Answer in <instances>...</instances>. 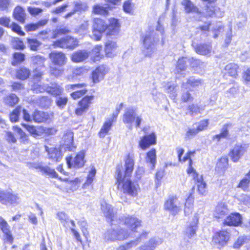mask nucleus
Segmentation results:
<instances>
[{"instance_id":"5701e85b","label":"nucleus","mask_w":250,"mask_h":250,"mask_svg":"<svg viewBox=\"0 0 250 250\" xmlns=\"http://www.w3.org/2000/svg\"><path fill=\"white\" fill-rule=\"evenodd\" d=\"M245 151L242 145H235L230 152V156L234 162H237L243 155Z\"/></svg>"},{"instance_id":"a19ab883","label":"nucleus","mask_w":250,"mask_h":250,"mask_svg":"<svg viewBox=\"0 0 250 250\" xmlns=\"http://www.w3.org/2000/svg\"><path fill=\"white\" fill-rule=\"evenodd\" d=\"M228 211V208L224 203L218 204L215 208L214 215L216 217L220 218L224 216Z\"/></svg>"},{"instance_id":"4468645a","label":"nucleus","mask_w":250,"mask_h":250,"mask_svg":"<svg viewBox=\"0 0 250 250\" xmlns=\"http://www.w3.org/2000/svg\"><path fill=\"white\" fill-rule=\"evenodd\" d=\"M242 223L241 215L237 212L231 213L224 221V224L229 226H238Z\"/></svg>"},{"instance_id":"a18cd8bd","label":"nucleus","mask_w":250,"mask_h":250,"mask_svg":"<svg viewBox=\"0 0 250 250\" xmlns=\"http://www.w3.org/2000/svg\"><path fill=\"white\" fill-rule=\"evenodd\" d=\"M117 230L119 240H124L131 235L130 231L129 232L127 229H125V228H123L121 226L117 228Z\"/></svg>"},{"instance_id":"f704fd0d","label":"nucleus","mask_w":250,"mask_h":250,"mask_svg":"<svg viewBox=\"0 0 250 250\" xmlns=\"http://www.w3.org/2000/svg\"><path fill=\"white\" fill-rule=\"evenodd\" d=\"M250 239L249 236L246 235H241L237 238V239L234 241L232 247L234 249L238 250L243 245L248 243L250 241Z\"/></svg>"},{"instance_id":"6e6d98bb","label":"nucleus","mask_w":250,"mask_h":250,"mask_svg":"<svg viewBox=\"0 0 250 250\" xmlns=\"http://www.w3.org/2000/svg\"><path fill=\"white\" fill-rule=\"evenodd\" d=\"M25 59V55L23 53L16 52L12 54V62H22Z\"/></svg>"},{"instance_id":"c9c22d12","label":"nucleus","mask_w":250,"mask_h":250,"mask_svg":"<svg viewBox=\"0 0 250 250\" xmlns=\"http://www.w3.org/2000/svg\"><path fill=\"white\" fill-rule=\"evenodd\" d=\"M63 71L62 63H51L50 66L51 75L55 77L61 75Z\"/></svg>"},{"instance_id":"603ef678","label":"nucleus","mask_w":250,"mask_h":250,"mask_svg":"<svg viewBox=\"0 0 250 250\" xmlns=\"http://www.w3.org/2000/svg\"><path fill=\"white\" fill-rule=\"evenodd\" d=\"M193 199L188 197L185 203L184 212L186 215L190 214L193 210Z\"/></svg>"},{"instance_id":"6ab92c4d","label":"nucleus","mask_w":250,"mask_h":250,"mask_svg":"<svg viewBox=\"0 0 250 250\" xmlns=\"http://www.w3.org/2000/svg\"><path fill=\"white\" fill-rule=\"evenodd\" d=\"M19 199V198L17 195L0 190V202L2 204H6V203H16L18 202Z\"/></svg>"},{"instance_id":"5fc2aeb1","label":"nucleus","mask_w":250,"mask_h":250,"mask_svg":"<svg viewBox=\"0 0 250 250\" xmlns=\"http://www.w3.org/2000/svg\"><path fill=\"white\" fill-rule=\"evenodd\" d=\"M22 107L18 106L15 108L12 112L10 114V119L12 122H16L18 121L19 115L21 112Z\"/></svg>"},{"instance_id":"37998d69","label":"nucleus","mask_w":250,"mask_h":250,"mask_svg":"<svg viewBox=\"0 0 250 250\" xmlns=\"http://www.w3.org/2000/svg\"><path fill=\"white\" fill-rule=\"evenodd\" d=\"M70 32V30L67 27H62L56 29L52 31L51 39H57L61 36L68 34Z\"/></svg>"},{"instance_id":"9b49d317","label":"nucleus","mask_w":250,"mask_h":250,"mask_svg":"<svg viewBox=\"0 0 250 250\" xmlns=\"http://www.w3.org/2000/svg\"><path fill=\"white\" fill-rule=\"evenodd\" d=\"M229 239V233L225 230H222L214 234L212 238V242L214 245L223 246Z\"/></svg>"},{"instance_id":"6e6552de","label":"nucleus","mask_w":250,"mask_h":250,"mask_svg":"<svg viewBox=\"0 0 250 250\" xmlns=\"http://www.w3.org/2000/svg\"><path fill=\"white\" fill-rule=\"evenodd\" d=\"M120 224L125 225L130 230L135 232L141 226V221L138 218L131 216H127L124 219H120Z\"/></svg>"},{"instance_id":"c85d7f7f","label":"nucleus","mask_w":250,"mask_h":250,"mask_svg":"<svg viewBox=\"0 0 250 250\" xmlns=\"http://www.w3.org/2000/svg\"><path fill=\"white\" fill-rule=\"evenodd\" d=\"M118 47L117 43L112 41H108L104 44V51L106 56L111 57L113 56V52Z\"/></svg>"},{"instance_id":"72a5a7b5","label":"nucleus","mask_w":250,"mask_h":250,"mask_svg":"<svg viewBox=\"0 0 250 250\" xmlns=\"http://www.w3.org/2000/svg\"><path fill=\"white\" fill-rule=\"evenodd\" d=\"M35 167L37 169H39L42 173L52 177L54 178L57 176V174L55 170L47 166L43 167L41 165L37 164Z\"/></svg>"},{"instance_id":"774afa93","label":"nucleus","mask_w":250,"mask_h":250,"mask_svg":"<svg viewBox=\"0 0 250 250\" xmlns=\"http://www.w3.org/2000/svg\"><path fill=\"white\" fill-rule=\"evenodd\" d=\"M143 44L146 49H148L152 45H153V42L150 35H146L144 37Z\"/></svg>"},{"instance_id":"f8f14e48","label":"nucleus","mask_w":250,"mask_h":250,"mask_svg":"<svg viewBox=\"0 0 250 250\" xmlns=\"http://www.w3.org/2000/svg\"><path fill=\"white\" fill-rule=\"evenodd\" d=\"M108 72V69L104 64L97 67L92 73V79L94 83H96L102 81Z\"/></svg>"},{"instance_id":"20e7f679","label":"nucleus","mask_w":250,"mask_h":250,"mask_svg":"<svg viewBox=\"0 0 250 250\" xmlns=\"http://www.w3.org/2000/svg\"><path fill=\"white\" fill-rule=\"evenodd\" d=\"M142 118L141 116H136L135 110L131 107L127 108L125 109L123 117V121L127 125L129 129H132V124L135 122L136 127H139Z\"/></svg>"},{"instance_id":"69168bd1","label":"nucleus","mask_w":250,"mask_h":250,"mask_svg":"<svg viewBox=\"0 0 250 250\" xmlns=\"http://www.w3.org/2000/svg\"><path fill=\"white\" fill-rule=\"evenodd\" d=\"M0 229L3 233H8L10 230V226L7 222L1 216H0Z\"/></svg>"},{"instance_id":"dca6fc26","label":"nucleus","mask_w":250,"mask_h":250,"mask_svg":"<svg viewBox=\"0 0 250 250\" xmlns=\"http://www.w3.org/2000/svg\"><path fill=\"white\" fill-rule=\"evenodd\" d=\"M85 86H86V84L83 83L67 85L66 86V88L68 90H69L70 89H75L76 88L80 89V88H84L82 90H77V91L71 93V97L74 99H78L80 97H82L85 94H86L87 90L86 88H84Z\"/></svg>"},{"instance_id":"f257e3e1","label":"nucleus","mask_w":250,"mask_h":250,"mask_svg":"<svg viewBox=\"0 0 250 250\" xmlns=\"http://www.w3.org/2000/svg\"><path fill=\"white\" fill-rule=\"evenodd\" d=\"M134 161L130 156L125 161L124 167H117L116 179L118 188H121L124 193L135 197L140 189L138 184L130 180V177L134 168Z\"/></svg>"},{"instance_id":"412c9836","label":"nucleus","mask_w":250,"mask_h":250,"mask_svg":"<svg viewBox=\"0 0 250 250\" xmlns=\"http://www.w3.org/2000/svg\"><path fill=\"white\" fill-rule=\"evenodd\" d=\"M193 46L197 53L202 55L210 54L212 49L210 43H200Z\"/></svg>"},{"instance_id":"c756f323","label":"nucleus","mask_w":250,"mask_h":250,"mask_svg":"<svg viewBox=\"0 0 250 250\" xmlns=\"http://www.w3.org/2000/svg\"><path fill=\"white\" fill-rule=\"evenodd\" d=\"M57 216L64 227L69 228H71V226L75 227L74 221L69 220L65 213L63 212H59L57 214Z\"/></svg>"},{"instance_id":"473e14b6","label":"nucleus","mask_w":250,"mask_h":250,"mask_svg":"<svg viewBox=\"0 0 250 250\" xmlns=\"http://www.w3.org/2000/svg\"><path fill=\"white\" fill-rule=\"evenodd\" d=\"M232 126V124L228 123L224 125L222 128L220 134L216 135L213 137L214 140L219 141L222 138H226L229 135L228 129Z\"/></svg>"},{"instance_id":"f03ea898","label":"nucleus","mask_w":250,"mask_h":250,"mask_svg":"<svg viewBox=\"0 0 250 250\" xmlns=\"http://www.w3.org/2000/svg\"><path fill=\"white\" fill-rule=\"evenodd\" d=\"M51 45L54 48H66L72 50L79 45V42L76 38L71 36H66L57 39L52 43Z\"/></svg>"},{"instance_id":"2f4dec72","label":"nucleus","mask_w":250,"mask_h":250,"mask_svg":"<svg viewBox=\"0 0 250 250\" xmlns=\"http://www.w3.org/2000/svg\"><path fill=\"white\" fill-rule=\"evenodd\" d=\"M108 10L107 7L96 4L93 6L92 12L95 15L107 16L108 14Z\"/></svg>"},{"instance_id":"338daca9","label":"nucleus","mask_w":250,"mask_h":250,"mask_svg":"<svg viewBox=\"0 0 250 250\" xmlns=\"http://www.w3.org/2000/svg\"><path fill=\"white\" fill-rule=\"evenodd\" d=\"M208 125V122L207 120L200 121L197 124L194 125L195 126L198 132L206 129Z\"/></svg>"},{"instance_id":"423d86ee","label":"nucleus","mask_w":250,"mask_h":250,"mask_svg":"<svg viewBox=\"0 0 250 250\" xmlns=\"http://www.w3.org/2000/svg\"><path fill=\"white\" fill-rule=\"evenodd\" d=\"M32 89L36 93L42 92L46 90L47 93L55 96L61 95L63 91V89L57 84H53L51 86L45 88L38 83H34L32 87Z\"/></svg>"},{"instance_id":"680f3d73","label":"nucleus","mask_w":250,"mask_h":250,"mask_svg":"<svg viewBox=\"0 0 250 250\" xmlns=\"http://www.w3.org/2000/svg\"><path fill=\"white\" fill-rule=\"evenodd\" d=\"M219 10V8L216 5H207L206 6V13L209 17L214 16Z\"/></svg>"},{"instance_id":"a211bd4d","label":"nucleus","mask_w":250,"mask_h":250,"mask_svg":"<svg viewBox=\"0 0 250 250\" xmlns=\"http://www.w3.org/2000/svg\"><path fill=\"white\" fill-rule=\"evenodd\" d=\"M12 17L19 22L22 24L24 23L26 19L25 10L21 6H16L13 10Z\"/></svg>"},{"instance_id":"aec40b11","label":"nucleus","mask_w":250,"mask_h":250,"mask_svg":"<svg viewBox=\"0 0 250 250\" xmlns=\"http://www.w3.org/2000/svg\"><path fill=\"white\" fill-rule=\"evenodd\" d=\"M198 222V218L197 216H194L192 218V221L187 227L185 230V235L188 239H191L196 234L197 229V224Z\"/></svg>"},{"instance_id":"0e129e2a","label":"nucleus","mask_w":250,"mask_h":250,"mask_svg":"<svg viewBox=\"0 0 250 250\" xmlns=\"http://www.w3.org/2000/svg\"><path fill=\"white\" fill-rule=\"evenodd\" d=\"M138 244V240H133L125 245L120 246L116 250H127Z\"/></svg>"},{"instance_id":"49530a36","label":"nucleus","mask_w":250,"mask_h":250,"mask_svg":"<svg viewBox=\"0 0 250 250\" xmlns=\"http://www.w3.org/2000/svg\"><path fill=\"white\" fill-rule=\"evenodd\" d=\"M27 42L29 49L34 51H37L41 45V42L36 39L28 38L27 39Z\"/></svg>"},{"instance_id":"b1692460","label":"nucleus","mask_w":250,"mask_h":250,"mask_svg":"<svg viewBox=\"0 0 250 250\" xmlns=\"http://www.w3.org/2000/svg\"><path fill=\"white\" fill-rule=\"evenodd\" d=\"M89 57L88 53L84 50H77L71 55V60L74 62H83Z\"/></svg>"},{"instance_id":"7ed1b4c3","label":"nucleus","mask_w":250,"mask_h":250,"mask_svg":"<svg viewBox=\"0 0 250 250\" xmlns=\"http://www.w3.org/2000/svg\"><path fill=\"white\" fill-rule=\"evenodd\" d=\"M107 23L104 20L100 18H94L92 20V31L94 39L96 41H100L102 34L107 30Z\"/></svg>"},{"instance_id":"de8ad7c7","label":"nucleus","mask_w":250,"mask_h":250,"mask_svg":"<svg viewBox=\"0 0 250 250\" xmlns=\"http://www.w3.org/2000/svg\"><path fill=\"white\" fill-rule=\"evenodd\" d=\"M197 182V185L199 193L202 195H204L206 192V184L203 181L202 176L195 180Z\"/></svg>"},{"instance_id":"e433bc0d","label":"nucleus","mask_w":250,"mask_h":250,"mask_svg":"<svg viewBox=\"0 0 250 250\" xmlns=\"http://www.w3.org/2000/svg\"><path fill=\"white\" fill-rule=\"evenodd\" d=\"M112 125V119H108L104 124L102 127L99 134L101 138H104L107 134L109 131L110 130Z\"/></svg>"},{"instance_id":"a878e982","label":"nucleus","mask_w":250,"mask_h":250,"mask_svg":"<svg viewBox=\"0 0 250 250\" xmlns=\"http://www.w3.org/2000/svg\"><path fill=\"white\" fill-rule=\"evenodd\" d=\"M48 22L46 19L41 20L36 23H27L24 26V29L27 32L35 31L44 26Z\"/></svg>"},{"instance_id":"4d7b16f0","label":"nucleus","mask_w":250,"mask_h":250,"mask_svg":"<svg viewBox=\"0 0 250 250\" xmlns=\"http://www.w3.org/2000/svg\"><path fill=\"white\" fill-rule=\"evenodd\" d=\"M18 101V97L14 94H10L4 99L5 103L11 106L16 104Z\"/></svg>"},{"instance_id":"052dcab7","label":"nucleus","mask_w":250,"mask_h":250,"mask_svg":"<svg viewBox=\"0 0 250 250\" xmlns=\"http://www.w3.org/2000/svg\"><path fill=\"white\" fill-rule=\"evenodd\" d=\"M198 133V131L197 130L195 126L193 125L192 127L188 128L185 135V138L187 140L190 139L196 136Z\"/></svg>"},{"instance_id":"58836bf2","label":"nucleus","mask_w":250,"mask_h":250,"mask_svg":"<svg viewBox=\"0 0 250 250\" xmlns=\"http://www.w3.org/2000/svg\"><path fill=\"white\" fill-rule=\"evenodd\" d=\"M104 239L106 241H114L118 240L117 228H112L107 230L105 233Z\"/></svg>"},{"instance_id":"8fccbe9b","label":"nucleus","mask_w":250,"mask_h":250,"mask_svg":"<svg viewBox=\"0 0 250 250\" xmlns=\"http://www.w3.org/2000/svg\"><path fill=\"white\" fill-rule=\"evenodd\" d=\"M94 97L93 96H85L78 103L79 106H82L86 109H88L91 101L93 100Z\"/></svg>"},{"instance_id":"cd10ccee","label":"nucleus","mask_w":250,"mask_h":250,"mask_svg":"<svg viewBox=\"0 0 250 250\" xmlns=\"http://www.w3.org/2000/svg\"><path fill=\"white\" fill-rule=\"evenodd\" d=\"M49 56L52 62H64L66 60L65 54L62 51L52 52Z\"/></svg>"},{"instance_id":"79ce46f5","label":"nucleus","mask_w":250,"mask_h":250,"mask_svg":"<svg viewBox=\"0 0 250 250\" xmlns=\"http://www.w3.org/2000/svg\"><path fill=\"white\" fill-rule=\"evenodd\" d=\"M202 84V82L200 80L195 79L193 78H190L187 81V83H183L182 84V87L186 89L189 88V86L192 87H196Z\"/></svg>"},{"instance_id":"f3484780","label":"nucleus","mask_w":250,"mask_h":250,"mask_svg":"<svg viewBox=\"0 0 250 250\" xmlns=\"http://www.w3.org/2000/svg\"><path fill=\"white\" fill-rule=\"evenodd\" d=\"M156 143V136L154 133H151L148 135L144 136L139 142V146L142 149H146L151 145H154Z\"/></svg>"},{"instance_id":"e2e57ef3","label":"nucleus","mask_w":250,"mask_h":250,"mask_svg":"<svg viewBox=\"0 0 250 250\" xmlns=\"http://www.w3.org/2000/svg\"><path fill=\"white\" fill-rule=\"evenodd\" d=\"M175 87L174 84H168L166 88L167 92L169 94V97L173 100H175L177 96Z\"/></svg>"},{"instance_id":"1a4fd4ad","label":"nucleus","mask_w":250,"mask_h":250,"mask_svg":"<svg viewBox=\"0 0 250 250\" xmlns=\"http://www.w3.org/2000/svg\"><path fill=\"white\" fill-rule=\"evenodd\" d=\"M106 36H114L118 34L121 27V21L119 19L111 17L108 19L107 24Z\"/></svg>"},{"instance_id":"2eb2a0df","label":"nucleus","mask_w":250,"mask_h":250,"mask_svg":"<svg viewBox=\"0 0 250 250\" xmlns=\"http://www.w3.org/2000/svg\"><path fill=\"white\" fill-rule=\"evenodd\" d=\"M84 151L79 152L73 159L72 163L71 162V158H66L67 164L69 167H81L84 164Z\"/></svg>"},{"instance_id":"3c124183","label":"nucleus","mask_w":250,"mask_h":250,"mask_svg":"<svg viewBox=\"0 0 250 250\" xmlns=\"http://www.w3.org/2000/svg\"><path fill=\"white\" fill-rule=\"evenodd\" d=\"M30 71L25 68H21L17 71L16 77L18 79L24 80L27 79L29 76Z\"/></svg>"},{"instance_id":"393cba45","label":"nucleus","mask_w":250,"mask_h":250,"mask_svg":"<svg viewBox=\"0 0 250 250\" xmlns=\"http://www.w3.org/2000/svg\"><path fill=\"white\" fill-rule=\"evenodd\" d=\"M182 5L187 13L199 14L200 11L198 7L196 6L191 0H183Z\"/></svg>"},{"instance_id":"09e8293b","label":"nucleus","mask_w":250,"mask_h":250,"mask_svg":"<svg viewBox=\"0 0 250 250\" xmlns=\"http://www.w3.org/2000/svg\"><path fill=\"white\" fill-rule=\"evenodd\" d=\"M238 66L237 63H228L225 66V70L231 76H236L237 75Z\"/></svg>"},{"instance_id":"ea45409f","label":"nucleus","mask_w":250,"mask_h":250,"mask_svg":"<svg viewBox=\"0 0 250 250\" xmlns=\"http://www.w3.org/2000/svg\"><path fill=\"white\" fill-rule=\"evenodd\" d=\"M135 4L131 0H125L123 4V10L126 14L133 15L134 13Z\"/></svg>"},{"instance_id":"0eeeda50","label":"nucleus","mask_w":250,"mask_h":250,"mask_svg":"<svg viewBox=\"0 0 250 250\" xmlns=\"http://www.w3.org/2000/svg\"><path fill=\"white\" fill-rule=\"evenodd\" d=\"M74 134L70 130H67L62 138L61 149L64 151H73L75 148L73 142Z\"/></svg>"},{"instance_id":"c03bdc74","label":"nucleus","mask_w":250,"mask_h":250,"mask_svg":"<svg viewBox=\"0 0 250 250\" xmlns=\"http://www.w3.org/2000/svg\"><path fill=\"white\" fill-rule=\"evenodd\" d=\"M11 42L13 48L15 49L21 50L25 48L23 42L18 37L13 38Z\"/></svg>"},{"instance_id":"9d476101","label":"nucleus","mask_w":250,"mask_h":250,"mask_svg":"<svg viewBox=\"0 0 250 250\" xmlns=\"http://www.w3.org/2000/svg\"><path fill=\"white\" fill-rule=\"evenodd\" d=\"M101 209L106 218L110 221L111 224H115L116 215L111 205L107 204L105 201H103L101 204Z\"/></svg>"},{"instance_id":"4be33fe9","label":"nucleus","mask_w":250,"mask_h":250,"mask_svg":"<svg viewBox=\"0 0 250 250\" xmlns=\"http://www.w3.org/2000/svg\"><path fill=\"white\" fill-rule=\"evenodd\" d=\"M45 150L48 153V157L49 159L52 160L54 162H59L62 158L61 150H59L57 148L49 147L45 146Z\"/></svg>"},{"instance_id":"bf43d9fd","label":"nucleus","mask_w":250,"mask_h":250,"mask_svg":"<svg viewBox=\"0 0 250 250\" xmlns=\"http://www.w3.org/2000/svg\"><path fill=\"white\" fill-rule=\"evenodd\" d=\"M228 166V159L226 157H222L217 163V168L221 170H225Z\"/></svg>"},{"instance_id":"bb28decb","label":"nucleus","mask_w":250,"mask_h":250,"mask_svg":"<svg viewBox=\"0 0 250 250\" xmlns=\"http://www.w3.org/2000/svg\"><path fill=\"white\" fill-rule=\"evenodd\" d=\"M146 162L151 169H153L156 164V151L152 149L149 151L146 157Z\"/></svg>"},{"instance_id":"ddd939ff","label":"nucleus","mask_w":250,"mask_h":250,"mask_svg":"<svg viewBox=\"0 0 250 250\" xmlns=\"http://www.w3.org/2000/svg\"><path fill=\"white\" fill-rule=\"evenodd\" d=\"M162 242L163 240L161 238L153 237L138 247L136 250H154Z\"/></svg>"},{"instance_id":"13d9d810","label":"nucleus","mask_w":250,"mask_h":250,"mask_svg":"<svg viewBox=\"0 0 250 250\" xmlns=\"http://www.w3.org/2000/svg\"><path fill=\"white\" fill-rule=\"evenodd\" d=\"M188 113L190 115L194 116L200 113L202 109L198 105L192 104L188 106Z\"/></svg>"},{"instance_id":"7c9ffc66","label":"nucleus","mask_w":250,"mask_h":250,"mask_svg":"<svg viewBox=\"0 0 250 250\" xmlns=\"http://www.w3.org/2000/svg\"><path fill=\"white\" fill-rule=\"evenodd\" d=\"M89 68L86 66L77 67L73 70L72 74L68 76V79L70 81H74L77 79L78 76L83 75L87 73Z\"/></svg>"},{"instance_id":"864d4df0","label":"nucleus","mask_w":250,"mask_h":250,"mask_svg":"<svg viewBox=\"0 0 250 250\" xmlns=\"http://www.w3.org/2000/svg\"><path fill=\"white\" fill-rule=\"evenodd\" d=\"M9 28L20 36H23L25 35V33L22 30L21 26L15 22H12Z\"/></svg>"},{"instance_id":"39448f33","label":"nucleus","mask_w":250,"mask_h":250,"mask_svg":"<svg viewBox=\"0 0 250 250\" xmlns=\"http://www.w3.org/2000/svg\"><path fill=\"white\" fill-rule=\"evenodd\" d=\"M182 204L176 196L169 198L165 203L164 209L173 215H175L181 210Z\"/></svg>"},{"instance_id":"4c0bfd02","label":"nucleus","mask_w":250,"mask_h":250,"mask_svg":"<svg viewBox=\"0 0 250 250\" xmlns=\"http://www.w3.org/2000/svg\"><path fill=\"white\" fill-rule=\"evenodd\" d=\"M48 114L40 111L34 112L33 115V119L37 123H42L46 121L48 119Z\"/></svg>"}]
</instances>
